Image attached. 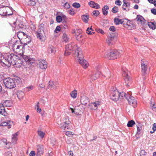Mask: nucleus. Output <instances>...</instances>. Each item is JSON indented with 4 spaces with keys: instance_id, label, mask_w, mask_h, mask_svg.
Listing matches in <instances>:
<instances>
[{
    "instance_id": "obj_16",
    "label": "nucleus",
    "mask_w": 156,
    "mask_h": 156,
    "mask_svg": "<svg viewBox=\"0 0 156 156\" xmlns=\"http://www.w3.org/2000/svg\"><path fill=\"white\" fill-rule=\"evenodd\" d=\"M37 38L41 41H44L45 40V35L44 32H37Z\"/></svg>"
},
{
    "instance_id": "obj_23",
    "label": "nucleus",
    "mask_w": 156,
    "mask_h": 156,
    "mask_svg": "<svg viewBox=\"0 0 156 156\" xmlns=\"http://www.w3.org/2000/svg\"><path fill=\"white\" fill-rule=\"evenodd\" d=\"M136 126L137 127V133L139 134L142 129L143 125L140 122H138L136 123Z\"/></svg>"
},
{
    "instance_id": "obj_40",
    "label": "nucleus",
    "mask_w": 156,
    "mask_h": 156,
    "mask_svg": "<svg viewBox=\"0 0 156 156\" xmlns=\"http://www.w3.org/2000/svg\"><path fill=\"white\" fill-rule=\"evenodd\" d=\"M89 16L86 15H83L82 16V19L83 21L85 23H87L88 22Z\"/></svg>"
},
{
    "instance_id": "obj_8",
    "label": "nucleus",
    "mask_w": 156,
    "mask_h": 156,
    "mask_svg": "<svg viewBox=\"0 0 156 156\" xmlns=\"http://www.w3.org/2000/svg\"><path fill=\"white\" fill-rule=\"evenodd\" d=\"M74 46V44L73 43H71L66 46V50L64 53L66 56H67L70 54Z\"/></svg>"
},
{
    "instance_id": "obj_12",
    "label": "nucleus",
    "mask_w": 156,
    "mask_h": 156,
    "mask_svg": "<svg viewBox=\"0 0 156 156\" xmlns=\"http://www.w3.org/2000/svg\"><path fill=\"white\" fill-rule=\"evenodd\" d=\"M100 104L101 102L97 101L94 103H90L88 105V108L90 109L96 110L97 109Z\"/></svg>"
},
{
    "instance_id": "obj_6",
    "label": "nucleus",
    "mask_w": 156,
    "mask_h": 156,
    "mask_svg": "<svg viewBox=\"0 0 156 156\" xmlns=\"http://www.w3.org/2000/svg\"><path fill=\"white\" fill-rule=\"evenodd\" d=\"M119 92L115 88H114L111 91L110 97L113 101H116L119 99Z\"/></svg>"
},
{
    "instance_id": "obj_18",
    "label": "nucleus",
    "mask_w": 156,
    "mask_h": 156,
    "mask_svg": "<svg viewBox=\"0 0 156 156\" xmlns=\"http://www.w3.org/2000/svg\"><path fill=\"white\" fill-rule=\"evenodd\" d=\"M80 101L81 104L83 105H86L89 102V99L86 96H81Z\"/></svg>"
},
{
    "instance_id": "obj_46",
    "label": "nucleus",
    "mask_w": 156,
    "mask_h": 156,
    "mask_svg": "<svg viewBox=\"0 0 156 156\" xmlns=\"http://www.w3.org/2000/svg\"><path fill=\"white\" fill-rule=\"evenodd\" d=\"M34 88V87L33 85H31L28 87H27L25 88V90L27 91H28L30 90H32Z\"/></svg>"
},
{
    "instance_id": "obj_25",
    "label": "nucleus",
    "mask_w": 156,
    "mask_h": 156,
    "mask_svg": "<svg viewBox=\"0 0 156 156\" xmlns=\"http://www.w3.org/2000/svg\"><path fill=\"white\" fill-rule=\"evenodd\" d=\"M108 9L109 7L107 5H105L103 7L102 11L104 15L106 16L108 14Z\"/></svg>"
},
{
    "instance_id": "obj_30",
    "label": "nucleus",
    "mask_w": 156,
    "mask_h": 156,
    "mask_svg": "<svg viewBox=\"0 0 156 156\" xmlns=\"http://www.w3.org/2000/svg\"><path fill=\"white\" fill-rule=\"evenodd\" d=\"M23 47V46L22 45H16V44H14L13 46L14 50H16V51H18L19 49H21Z\"/></svg>"
},
{
    "instance_id": "obj_5",
    "label": "nucleus",
    "mask_w": 156,
    "mask_h": 156,
    "mask_svg": "<svg viewBox=\"0 0 156 156\" xmlns=\"http://www.w3.org/2000/svg\"><path fill=\"white\" fill-rule=\"evenodd\" d=\"M122 75L125 80V83H126V86H128V84H129L131 82V78L129 76L130 73L126 69H122Z\"/></svg>"
},
{
    "instance_id": "obj_38",
    "label": "nucleus",
    "mask_w": 156,
    "mask_h": 156,
    "mask_svg": "<svg viewBox=\"0 0 156 156\" xmlns=\"http://www.w3.org/2000/svg\"><path fill=\"white\" fill-rule=\"evenodd\" d=\"M148 25L150 28L153 30H154L156 28V25L153 22H148Z\"/></svg>"
},
{
    "instance_id": "obj_49",
    "label": "nucleus",
    "mask_w": 156,
    "mask_h": 156,
    "mask_svg": "<svg viewBox=\"0 0 156 156\" xmlns=\"http://www.w3.org/2000/svg\"><path fill=\"white\" fill-rule=\"evenodd\" d=\"M62 25H63V30L64 29H66L68 28V26L66 24V21L65 20L63 21V23Z\"/></svg>"
},
{
    "instance_id": "obj_44",
    "label": "nucleus",
    "mask_w": 156,
    "mask_h": 156,
    "mask_svg": "<svg viewBox=\"0 0 156 156\" xmlns=\"http://www.w3.org/2000/svg\"><path fill=\"white\" fill-rule=\"evenodd\" d=\"M77 33H78V32H77L76 34V36L75 37H76V39L78 41H80L82 40V35H77Z\"/></svg>"
},
{
    "instance_id": "obj_61",
    "label": "nucleus",
    "mask_w": 156,
    "mask_h": 156,
    "mask_svg": "<svg viewBox=\"0 0 156 156\" xmlns=\"http://www.w3.org/2000/svg\"><path fill=\"white\" fill-rule=\"evenodd\" d=\"M35 153L34 151H31L29 154V156H35Z\"/></svg>"
},
{
    "instance_id": "obj_3",
    "label": "nucleus",
    "mask_w": 156,
    "mask_h": 156,
    "mask_svg": "<svg viewBox=\"0 0 156 156\" xmlns=\"http://www.w3.org/2000/svg\"><path fill=\"white\" fill-rule=\"evenodd\" d=\"M122 53V51L121 50H114L109 53L107 52L105 54V57L110 60H113L120 57Z\"/></svg>"
},
{
    "instance_id": "obj_15",
    "label": "nucleus",
    "mask_w": 156,
    "mask_h": 156,
    "mask_svg": "<svg viewBox=\"0 0 156 156\" xmlns=\"http://www.w3.org/2000/svg\"><path fill=\"white\" fill-rule=\"evenodd\" d=\"M38 62V65L41 69H45L47 67V62L44 60L41 59Z\"/></svg>"
},
{
    "instance_id": "obj_13",
    "label": "nucleus",
    "mask_w": 156,
    "mask_h": 156,
    "mask_svg": "<svg viewBox=\"0 0 156 156\" xmlns=\"http://www.w3.org/2000/svg\"><path fill=\"white\" fill-rule=\"evenodd\" d=\"M65 119L66 121H63V123L60 124L59 125V127L62 129L63 130H65L66 128L68 129V126L67 125H68L69 124L68 117L65 116Z\"/></svg>"
},
{
    "instance_id": "obj_48",
    "label": "nucleus",
    "mask_w": 156,
    "mask_h": 156,
    "mask_svg": "<svg viewBox=\"0 0 156 156\" xmlns=\"http://www.w3.org/2000/svg\"><path fill=\"white\" fill-rule=\"evenodd\" d=\"M73 6L76 8H78L80 7V4L77 2H75L73 4Z\"/></svg>"
},
{
    "instance_id": "obj_2",
    "label": "nucleus",
    "mask_w": 156,
    "mask_h": 156,
    "mask_svg": "<svg viewBox=\"0 0 156 156\" xmlns=\"http://www.w3.org/2000/svg\"><path fill=\"white\" fill-rule=\"evenodd\" d=\"M73 54L76 59L80 63L84 69H85L88 67L89 64L86 60L83 58V56L80 48H77L76 50L73 52Z\"/></svg>"
},
{
    "instance_id": "obj_35",
    "label": "nucleus",
    "mask_w": 156,
    "mask_h": 156,
    "mask_svg": "<svg viewBox=\"0 0 156 156\" xmlns=\"http://www.w3.org/2000/svg\"><path fill=\"white\" fill-rule=\"evenodd\" d=\"M135 124V122L133 120H131L128 122L127 126L129 127H132Z\"/></svg>"
},
{
    "instance_id": "obj_43",
    "label": "nucleus",
    "mask_w": 156,
    "mask_h": 156,
    "mask_svg": "<svg viewBox=\"0 0 156 156\" xmlns=\"http://www.w3.org/2000/svg\"><path fill=\"white\" fill-rule=\"evenodd\" d=\"M118 7L115 6L112 8V11L114 13H116L118 12Z\"/></svg>"
},
{
    "instance_id": "obj_11",
    "label": "nucleus",
    "mask_w": 156,
    "mask_h": 156,
    "mask_svg": "<svg viewBox=\"0 0 156 156\" xmlns=\"http://www.w3.org/2000/svg\"><path fill=\"white\" fill-rule=\"evenodd\" d=\"M109 33L110 35L108 36L106 39V41L109 45H110L114 43L115 42L114 39L115 35L114 34H111L110 32Z\"/></svg>"
},
{
    "instance_id": "obj_47",
    "label": "nucleus",
    "mask_w": 156,
    "mask_h": 156,
    "mask_svg": "<svg viewBox=\"0 0 156 156\" xmlns=\"http://www.w3.org/2000/svg\"><path fill=\"white\" fill-rule=\"evenodd\" d=\"M99 14V12L98 10H94L92 13V15L93 16H97Z\"/></svg>"
},
{
    "instance_id": "obj_42",
    "label": "nucleus",
    "mask_w": 156,
    "mask_h": 156,
    "mask_svg": "<svg viewBox=\"0 0 156 156\" xmlns=\"http://www.w3.org/2000/svg\"><path fill=\"white\" fill-rule=\"evenodd\" d=\"M38 135L42 139L43 138L45 135V133L43 131L38 130L37 131Z\"/></svg>"
},
{
    "instance_id": "obj_28",
    "label": "nucleus",
    "mask_w": 156,
    "mask_h": 156,
    "mask_svg": "<svg viewBox=\"0 0 156 156\" xmlns=\"http://www.w3.org/2000/svg\"><path fill=\"white\" fill-rule=\"evenodd\" d=\"M114 22L116 25L122 24V20L115 17L114 19Z\"/></svg>"
},
{
    "instance_id": "obj_29",
    "label": "nucleus",
    "mask_w": 156,
    "mask_h": 156,
    "mask_svg": "<svg viewBox=\"0 0 156 156\" xmlns=\"http://www.w3.org/2000/svg\"><path fill=\"white\" fill-rule=\"evenodd\" d=\"M18 135L17 132L12 135V141L14 144H15L17 140V136Z\"/></svg>"
},
{
    "instance_id": "obj_53",
    "label": "nucleus",
    "mask_w": 156,
    "mask_h": 156,
    "mask_svg": "<svg viewBox=\"0 0 156 156\" xmlns=\"http://www.w3.org/2000/svg\"><path fill=\"white\" fill-rule=\"evenodd\" d=\"M72 132H66L65 133V134L69 137H72L73 136V134H72Z\"/></svg>"
},
{
    "instance_id": "obj_60",
    "label": "nucleus",
    "mask_w": 156,
    "mask_h": 156,
    "mask_svg": "<svg viewBox=\"0 0 156 156\" xmlns=\"http://www.w3.org/2000/svg\"><path fill=\"white\" fill-rule=\"evenodd\" d=\"M5 156H12V154L10 152H6L5 153Z\"/></svg>"
},
{
    "instance_id": "obj_55",
    "label": "nucleus",
    "mask_w": 156,
    "mask_h": 156,
    "mask_svg": "<svg viewBox=\"0 0 156 156\" xmlns=\"http://www.w3.org/2000/svg\"><path fill=\"white\" fill-rule=\"evenodd\" d=\"M95 78H94V76H93L91 77V79L92 80H95L96 79H97L99 76V75H98V73H97L95 74Z\"/></svg>"
},
{
    "instance_id": "obj_14",
    "label": "nucleus",
    "mask_w": 156,
    "mask_h": 156,
    "mask_svg": "<svg viewBox=\"0 0 156 156\" xmlns=\"http://www.w3.org/2000/svg\"><path fill=\"white\" fill-rule=\"evenodd\" d=\"M37 155L41 156L42 155L44 151V148L43 145H38L37 146Z\"/></svg>"
},
{
    "instance_id": "obj_17",
    "label": "nucleus",
    "mask_w": 156,
    "mask_h": 156,
    "mask_svg": "<svg viewBox=\"0 0 156 156\" xmlns=\"http://www.w3.org/2000/svg\"><path fill=\"white\" fill-rule=\"evenodd\" d=\"M17 35L18 38L20 41L21 40H23V41H24V40L26 39V38L27 37V35L22 32H18Z\"/></svg>"
},
{
    "instance_id": "obj_41",
    "label": "nucleus",
    "mask_w": 156,
    "mask_h": 156,
    "mask_svg": "<svg viewBox=\"0 0 156 156\" xmlns=\"http://www.w3.org/2000/svg\"><path fill=\"white\" fill-rule=\"evenodd\" d=\"M86 32L88 34H92L94 33V30L91 27L88 28L86 30Z\"/></svg>"
},
{
    "instance_id": "obj_1",
    "label": "nucleus",
    "mask_w": 156,
    "mask_h": 156,
    "mask_svg": "<svg viewBox=\"0 0 156 156\" xmlns=\"http://www.w3.org/2000/svg\"><path fill=\"white\" fill-rule=\"evenodd\" d=\"M20 61L19 57L13 53H6L2 55L0 52V63H2L7 66L16 65L18 61Z\"/></svg>"
},
{
    "instance_id": "obj_4",
    "label": "nucleus",
    "mask_w": 156,
    "mask_h": 156,
    "mask_svg": "<svg viewBox=\"0 0 156 156\" xmlns=\"http://www.w3.org/2000/svg\"><path fill=\"white\" fill-rule=\"evenodd\" d=\"M3 83L5 87L8 88L12 89L16 86L14 80L9 77L3 80Z\"/></svg>"
},
{
    "instance_id": "obj_37",
    "label": "nucleus",
    "mask_w": 156,
    "mask_h": 156,
    "mask_svg": "<svg viewBox=\"0 0 156 156\" xmlns=\"http://www.w3.org/2000/svg\"><path fill=\"white\" fill-rule=\"evenodd\" d=\"M56 86L54 85V82L52 81H50L49 82V85L48 87L50 88L51 89H52L55 88Z\"/></svg>"
},
{
    "instance_id": "obj_22",
    "label": "nucleus",
    "mask_w": 156,
    "mask_h": 156,
    "mask_svg": "<svg viewBox=\"0 0 156 156\" xmlns=\"http://www.w3.org/2000/svg\"><path fill=\"white\" fill-rule=\"evenodd\" d=\"M1 102L6 107H11L12 105V101L8 100L3 101Z\"/></svg>"
},
{
    "instance_id": "obj_26",
    "label": "nucleus",
    "mask_w": 156,
    "mask_h": 156,
    "mask_svg": "<svg viewBox=\"0 0 156 156\" xmlns=\"http://www.w3.org/2000/svg\"><path fill=\"white\" fill-rule=\"evenodd\" d=\"M16 94L18 98L20 100L22 99L24 96V93L21 91H18Z\"/></svg>"
},
{
    "instance_id": "obj_9",
    "label": "nucleus",
    "mask_w": 156,
    "mask_h": 156,
    "mask_svg": "<svg viewBox=\"0 0 156 156\" xmlns=\"http://www.w3.org/2000/svg\"><path fill=\"white\" fill-rule=\"evenodd\" d=\"M11 10V9L9 8L7 6H2L0 7V15L2 16H5L7 15H10L12 14L13 12L9 13L8 11Z\"/></svg>"
},
{
    "instance_id": "obj_7",
    "label": "nucleus",
    "mask_w": 156,
    "mask_h": 156,
    "mask_svg": "<svg viewBox=\"0 0 156 156\" xmlns=\"http://www.w3.org/2000/svg\"><path fill=\"white\" fill-rule=\"evenodd\" d=\"M141 71L143 75H144L148 69V62L145 60H142L141 62Z\"/></svg>"
},
{
    "instance_id": "obj_24",
    "label": "nucleus",
    "mask_w": 156,
    "mask_h": 156,
    "mask_svg": "<svg viewBox=\"0 0 156 156\" xmlns=\"http://www.w3.org/2000/svg\"><path fill=\"white\" fill-rule=\"evenodd\" d=\"M22 57L23 59L25 60L26 62H30V64H32V63H33V62H32L33 60V59L30 58V56L23 55Z\"/></svg>"
},
{
    "instance_id": "obj_20",
    "label": "nucleus",
    "mask_w": 156,
    "mask_h": 156,
    "mask_svg": "<svg viewBox=\"0 0 156 156\" xmlns=\"http://www.w3.org/2000/svg\"><path fill=\"white\" fill-rule=\"evenodd\" d=\"M88 4L90 6L93 8L98 9L100 8V6L97 3H95L94 1H91L88 3Z\"/></svg>"
},
{
    "instance_id": "obj_32",
    "label": "nucleus",
    "mask_w": 156,
    "mask_h": 156,
    "mask_svg": "<svg viewBox=\"0 0 156 156\" xmlns=\"http://www.w3.org/2000/svg\"><path fill=\"white\" fill-rule=\"evenodd\" d=\"M48 51L50 53H55V49L53 46L51 45L49 47Z\"/></svg>"
},
{
    "instance_id": "obj_54",
    "label": "nucleus",
    "mask_w": 156,
    "mask_h": 156,
    "mask_svg": "<svg viewBox=\"0 0 156 156\" xmlns=\"http://www.w3.org/2000/svg\"><path fill=\"white\" fill-rule=\"evenodd\" d=\"M35 0H29L30 3V4L31 5L34 6L36 5V2L35 1Z\"/></svg>"
},
{
    "instance_id": "obj_58",
    "label": "nucleus",
    "mask_w": 156,
    "mask_h": 156,
    "mask_svg": "<svg viewBox=\"0 0 156 156\" xmlns=\"http://www.w3.org/2000/svg\"><path fill=\"white\" fill-rule=\"evenodd\" d=\"M109 30L110 31L114 32L115 30V28L113 26H111L109 28Z\"/></svg>"
},
{
    "instance_id": "obj_52",
    "label": "nucleus",
    "mask_w": 156,
    "mask_h": 156,
    "mask_svg": "<svg viewBox=\"0 0 156 156\" xmlns=\"http://www.w3.org/2000/svg\"><path fill=\"white\" fill-rule=\"evenodd\" d=\"M64 7L66 9H69L70 7V5L68 2L65 3L63 5Z\"/></svg>"
},
{
    "instance_id": "obj_50",
    "label": "nucleus",
    "mask_w": 156,
    "mask_h": 156,
    "mask_svg": "<svg viewBox=\"0 0 156 156\" xmlns=\"http://www.w3.org/2000/svg\"><path fill=\"white\" fill-rule=\"evenodd\" d=\"M150 105V106L152 109L153 111L156 112V107L154 106V104H153L151 102Z\"/></svg>"
},
{
    "instance_id": "obj_45",
    "label": "nucleus",
    "mask_w": 156,
    "mask_h": 156,
    "mask_svg": "<svg viewBox=\"0 0 156 156\" xmlns=\"http://www.w3.org/2000/svg\"><path fill=\"white\" fill-rule=\"evenodd\" d=\"M95 30L98 33H100L102 34H105L104 32L101 29L96 28Z\"/></svg>"
},
{
    "instance_id": "obj_34",
    "label": "nucleus",
    "mask_w": 156,
    "mask_h": 156,
    "mask_svg": "<svg viewBox=\"0 0 156 156\" xmlns=\"http://www.w3.org/2000/svg\"><path fill=\"white\" fill-rule=\"evenodd\" d=\"M70 95L72 98H75L77 95V91L76 90H74L72 91L70 93Z\"/></svg>"
},
{
    "instance_id": "obj_51",
    "label": "nucleus",
    "mask_w": 156,
    "mask_h": 156,
    "mask_svg": "<svg viewBox=\"0 0 156 156\" xmlns=\"http://www.w3.org/2000/svg\"><path fill=\"white\" fill-rule=\"evenodd\" d=\"M147 152H145V150H142L140 152V154L141 156H144L147 154Z\"/></svg>"
},
{
    "instance_id": "obj_36",
    "label": "nucleus",
    "mask_w": 156,
    "mask_h": 156,
    "mask_svg": "<svg viewBox=\"0 0 156 156\" xmlns=\"http://www.w3.org/2000/svg\"><path fill=\"white\" fill-rule=\"evenodd\" d=\"M63 25H61L60 26H57L54 30V32L55 33H58L59 32L60 30H63Z\"/></svg>"
},
{
    "instance_id": "obj_57",
    "label": "nucleus",
    "mask_w": 156,
    "mask_h": 156,
    "mask_svg": "<svg viewBox=\"0 0 156 156\" xmlns=\"http://www.w3.org/2000/svg\"><path fill=\"white\" fill-rule=\"evenodd\" d=\"M126 0H123V2L124 3V4L125 5L127 6V7L129 6L130 5V3L127 2L126 1Z\"/></svg>"
},
{
    "instance_id": "obj_33",
    "label": "nucleus",
    "mask_w": 156,
    "mask_h": 156,
    "mask_svg": "<svg viewBox=\"0 0 156 156\" xmlns=\"http://www.w3.org/2000/svg\"><path fill=\"white\" fill-rule=\"evenodd\" d=\"M62 37L63 40L65 42L68 41L69 39V35L65 33H63Z\"/></svg>"
},
{
    "instance_id": "obj_21",
    "label": "nucleus",
    "mask_w": 156,
    "mask_h": 156,
    "mask_svg": "<svg viewBox=\"0 0 156 156\" xmlns=\"http://www.w3.org/2000/svg\"><path fill=\"white\" fill-rule=\"evenodd\" d=\"M129 93L131 94V92H129L128 93V94H126L123 92H121L120 93H119V99H123L124 98H125L127 100V99H128V98Z\"/></svg>"
},
{
    "instance_id": "obj_10",
    "label": "nucleus",
    "mask_w": 156,
    "mask_h": 156,
    "mask_svg": "<svg viewBox=\"0 0 156 156\" xmlns=\"http://www.w3.org/2000/svg\"><path fill=\"white\" fill-rule=\"evenodd\" d=\"M131 94H129L128 98L127 100L130 105H132L133 107H135L136 106L137 102L134 97L131 96Z\"/></svg>"
},
{
    "instance_id": "obj_27",
    "label": "nucleus",
    "mask_w": 156,
    "mask_h": 156,
    "mask_svg": "<svg viewBox=\"0 0 156 156\" xmlns=\"http://www.w3.org/2000/svg\"><path fill=\"white\" fill-rule=\"evenodd\" d=\"M136 19L137 21L140 22L141 24H144V23L145 20L142 16L138 15L137 16Z\"/></svg>"
},
{
    "instance_id": "obj_19",
    "label": "nucleus",
    "mask_w": 156,
    "mask_h": 156,
    "mask_svg": "<svg viewBox=\"0 0 156 156\" xmlns=\"http://www.w3.org/2000/svg\"><path fill=\"white\" fill-rule=\"evenodd\" d=\"M4 106V105L2 102L0 104V113L2 115L5 116L6 115L7 113L5 111Z\"/></svg>"
},
{
    "instance_id": "obj_31",
    "label": "nucleus",
    "mask_w": 156,
    "mask_h": 156,
    "mask_svg": "<svg viewBox=\"0 0 156 156\" xmlns=\"http://www.w3.org/2000/svg\"><path fill=\"white\" fill-rule=\"evenodd\" d=\"M62 17L65 18H66V17L64 15H62V16L59 15L57 16L56 18V21L58 23H60L62 20Z\"/></svg>"
},
{
    "instance_id": "obj_63",
    "label": "nucleus",
    "mask_w": 156,
    "mask_h": 156,
    "mask_svg": "<svg viewBox=\"0 0 156 156\" xmlns=\"http://www.w3.org/2000/svg\"><path fill=\"white\" fill-rule=\"evenodd\" d=\"M1 141L3 142L5 145L7 144V140L6 139L3 138L1 139Z\"/></svg>"
},
{
    "instance_id": "obj_39",
    "label": "nucleus",
    "mask_w": 156,
    "mask_h": 156,
    "mask_svg": "<svg viewBox=\"0 0 156 156\" xmlns=\"http://www.w3.org/2000/svg\"><path fill=\"white\" fill-rule=\"evenodd\" d=\"M44 24L41 23L39 26L38 27L39 28L37 30V32H41V31L44 32Z\"/></svg>"
},
{
    "instance_id": "obj_64",
    "label": "nucleus",
    "mask_w": 156,
    "mask_h": 156,
    "mask_svg": "<svg viewBox=\"0 0 156 156\" xmlns=\"http://www.w3.org/2000/svg\"><path fill=\"white\" fill-rule=\"evenodd\" d=\"M152 129L154 132L156 130V123H154L153 125Z\"/></svg>"
},
{
    "instance_id": "obj_62",
    "label": "nucleus",
    "mask_w": 156,
    "mask_h": 156,
    "mask_svg": "<svg viewBox=\"0 0 156 156\" xmlns=\"http://www.w3.org/2000/svg\"><path fill=\"white\" fill-rule=\"evenodd\" d=\"M151 12L154 15H156V9H152L151 10Z\"/></svg>"
},
{
    "instance_id": "obj_59",
    "label": "nucleus",
    "mask_w": 156,
    "mask_h": 156,
    "mask_svg": "<svg viewBox=\"0 0 156 156\" xmlns=\"http://www.w3.org/2000/svg\"><path fill=\"white\" fill-rule=\"evenodd\" d=\"M122 4V2L119 0H116L115 2V4L117 5L120 6Z\"/></svg>"
},
{
    "instance_id": "obj_56",
    "label": "nucleus",
    "mask_w": 156,
    "mask_h": 156,
    "mask_svg": "<svg viewBox=\"0 0 156 156\" xmlns=\"http://www.w3.org/2000/svg\"><path fill=\"white\" fill-rule=\"evenodd\" d=\"M81 31L80 30H77L76 31H75L74 32V33H75V37L76 36V32H78V33H77V35H82V34H81Z\"/></svg>"
}]
</instances>
